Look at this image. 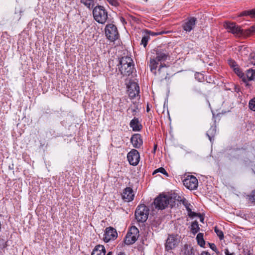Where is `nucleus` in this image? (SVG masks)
<instances>
[{"mask_svg": "<svg viewBox=\"0 0 255 255\" xmlns=\"http://www.w3.org/2000/svg\"><path fill=\"white\" fill-rule=\"evenodd\" d=\"M149 59V66L150 68L154 69L155 66H158L159 62L166 60L169 54L165 50L161 49H154Z\"/></svg>", "mask_w": 255, "mask_h": 255, "instance_id": "nucleus-1", "label": "nucleus"}, {"mask_svg": "<svg viewBox=\"0 0 255 255\" xmlns=\"http://www.w3.org/2000/svg\"><path fill=\"white\" fill-rule=\"evenodd\" d=\"M119 69L123 76L131 74L134 69L132 59L128 56L123 57L120 60Z\"/></svg>", "mask_w": 255, "mask_h": 255, "instance_id": "nucleus-2", "label": "nucleus"}, {"mask_svg": "<svg viewBox=\"0 0 255 255\" xmlns=\"http://www.w3.org/2000/svg\"><path fill=\"white\" fill-rule=\"evenodd\" d=\"M93 14L95 20L99 23H105L108 19V12L105 7L101 5L94 7Z\"/></svg>", "mask_w": 255, "mask_h": 255, "instance_id": "nucleus-3", "label": "nucleus"}, {"mask_svg": "<svg viewBox=\"0 0 255 255\" xmlns=\"http://www.w3.org/2000/svg\"><path fill=\"white\" fill-rule=\"evenodd\" d=\"M172 202L174 201L172 198L167 195H160L154 200L153 204L155 208L163 210L168 205L172 206Z\"/></svg>", "mask_w": 255, "mask_h": 255, "instance_id": "nucleus-4", "label": "nucleus"}, {"mask_svg": "<svg viewBox=\"0 0 255 255\" xmlns=\"http://www.w3.org/2000/svg\"><path fill=\"white\" fill-rule=\"evenodd\" d=\"M158 66H155L154 69H150L151 72L154 75L155 78L160 81H162L166 80L168 78V68L164 64H160L157 70L156 69Z\"/></svg>", "mask_w": 255, "mask_h": 255, "instance_id": "nucleus-5", "label": "nucleus"}, {"mask_svg": "<svg viewBox=\"0 0 255 255\" xmlns=\"http://www.w3.org/2000/svg\"><path fill=\"white\" fill-rule=\"evenodd\" d=\"M149 209L145 205L138 206L135 212V216L136 220L139 222H145L148 216Z\"/></svg>", "mask_w": 255, "mask_h": 255, "instance_id": "nucleus-6", "label": "nucleus"}, {"mask_svg": "<svg viewBox=\"0 0 255 255\" xmlns=\"http://www.w3.org/2000/svg\"><path fill=\"white\" fill-rule=\"evenodd\" d=\"M139 237V231L135 226H132L128 231L125 238V243L129 245L134 243Z\"/></svg>", "mask_w": 255, "mask_h": 255, "instance_id": "nucleus-7", "label": "nucleus"}, {"mask_svg": "<svg viewBox=\"0 0 255 255\" xmlns=\"http://www.w3.org/2000/svg\"><path fill=\"white\" fill-rule=\"evenodd\" d=\"M105 34L107 38L111 41H114L119 38L117 28L113 24H109L106 25Z\"/></svg>", "mask_w": 255, "mask_h": 255, "instance_id": "nucleus-8", "label": "nucleus"}, {"mask_svg": "<svg viewBox=\"0 0 255 255\" xmlns=\"http://www.w3.org/2000/svg\"><path fill=\"white\" fill-rule=\"evenodd\" d=\"M184 185L190 190L197 189L198 185L197 179L193 175L188 176L183 181Z\"/></svg>", "mask_w": 255, "mask_h": 255, "instance_id": "nucleus-9", "label": "nucleus"}, {"mask_svg": "<svg viewBox=\"0 0 255 255\" xmlns=\"http://www.w3.org/2000/svg\"><path fill=\"white\" fill-rule=\"evenodd\" d=\"M225 27L228 30L229 32L236 35L237 36H240L244 35V32L243 30L241 29V27L236 24L234 22H226L224 24Z\"/></svg>", "mask_w": 255, "mask_h": 255, "instance_id": "nucleus-10", "label": "nucleus"}, {"mask_svg": "<svg viewBox=\"0 0 255 255\" xmlns=\"http://www.w3.org/2000/svg\"><path fill=\"white\" fill-rule=\"evenodd\" d=\"M127 158L130 165L136 166L139 163L140 159L139 152L137 150L132 149L128 153Z\"/></svg>", "mask_w": 255, "mask_h": 255, "instance_id": "nucleus-11", "label": "nucleus"}, {"mask_svg": "<svg viewBox=\"0 0 255 255\" xmlns=\"http://www.w3.org/2000/svg\"><path fill=\"white\" fill-rule=\"evenodd\" d=\"M179 240L177 236L169 235L165 244L166 250L169 251L174 249L179 244Z\"/></svg>", "mask_w": 255, "mask_h": 255, "instance_id": "nucleus-12", "label": "nucleus"}, {"mask_svg": "<svg viewBox=\"0 0 255 255\" xmlns=\"http://www.w3.org/2000/svg\"><path fill=\"white\" fill-rule=\"evenodd\" d=\"M117 237L116 230L110 227L106 229L103 239L105 242L108 243L111 240H115Z\"/></svg>", "mask_w": 255, "mask_h": 255, "instance_id": "nucleus-13", "label": "nucleus"}, {"mask_svg": "<svg viewBox=\"0 0 255 255\" xmlns=\"http://www.w3.org/2000/svg\"><path fill=\"white\" fill-rule=\"evenodd\" d=\"M128 93L129 97L131 99L139 96V87L138 84L134 82H132L128 85Z\"/></svg>", "mask_w": 255, "mask_h": 255, "instance_id": "nucleus-14", "label": "nucleus"}, {"mask_svg": "<svg viewBox=\"0 0 255 255\" xmlns=\"http://www.w3.org/2000/svg\"><path fill=\"white\" fill-rule=\"evenodd\" d=\"M123 199L125 202H130L133 200L134 194L132 188L130 187L126 188L122 195Z\"/></svg>", "mask_w": 255, "mask_h": 255, "instance_id": "nucleus-15", "label": "nucleus"}, {"mask_svg": "<svg viewBox=\"0 0 255 255\" xmlns=\"http://www.w3.org/2000/svg\"><path fill=\"white\" fill-rule=\"evenodd\" d=\"M197 19L194 17H191L189 18L187 21L183 25V29L186 32H190L191 31L196 23Z\"/></svg>", "mask_w": 255, "mask_h": 255, "instance_id": "nucleus-16", "label": "nucleus"}, {"mask_svg": "<svg viewBox=\"0 0 255 255\" xmlns=\"http://www.w3.org/2000/svg\"><path fill=\"white\" fill-rule=\"evenodd\" d=\"M130 142L134 147L139 148L143 143L141 135L138 133L133 134L130 138Z\"/></svg>", "mask_w": 255, "mask_h": 255, "instance_id": "nucleus-17", "label": "nucleus"}, {"mask_svg": "<svg viewBox=\"0 0 255 255\" xmlns=\"http://www.w3.org/2000/svg\"><path fill=\"white\" fill-rule=\"evenodd\" d=\"M130 126L133 131H139L142 128V126L139 123L138 119L135 118L130 121Z\"/></svg>", "mask_w": 255, "mask_h": 255, "instance_id": "nucleus-18", "label": "nucleus"}, {"mask_svg": "<svg viewBox=\"0 0 255 255\" xmlns=\"http://www.w3.org/2000/svg\"><path fill=\"white\" fill-rule=\"evenodd\" d=\"M105 254L106 250L104 246L99 245L94 248L91 255H105Z\"/></svg>", "mask_w": 255, "mask_h": 255, "instance_id": "nucleus-19", "label": "nucleus"}, {"mask_svg": "<svg viewBox=\"0 0 255 255\" xmlns=\"http://www.w3.org/2000/svg\"><path fill=\"white\" fill-rule=\"evenodd\" d=\"M193 254L192 247L187 244L185 245L181 250V254L182 255H193Z\"/></svg>", "mask_w": 255, "mask_h": 255, "instance_id": "nucleus-20", "label": "nucleus"}, {"mask_svg": "<svg viewBox=\"0 0 255 255\" xmlns=\"http://www.w3.org/2000/svg\"><path fill=\"white\" fill-rule=\"evenodd\" d=\"M182 203L185 206L188 212V215L190 217H193L197 216V214L195 212H192L191 208L190 206H191V204L188 203L187 201L185 199H183L182 200Z\"/></svg>", "mask_w": 255, "mask_h": 255, "instance_id": "nucleus-21", "label": "nucleus"}, {"mask_svg": "<svg viewBox=\"0 0 255 255\" xmlns=\"http://www.w3.org/2000/svg\"><path fill=\"white\" fill-rule=\"evenodd\" d=\"M247 83L249 81L253 80L255 78V69L250 68L247 71L245 75Z\"/></svg>", "mask_w": 255, "mask_h": 255, "instance_id": "nucleus-22", "label": "nucleus"}, {"mask_svg": "<svg viewBox=\"0 0 255 255\" xmlns=\"http://www.w3.org/2000/svg\"><path fill=\"white\" fill-rule=\"evenodd\" d=\"M250 15L252 17H255V8L250 10H245L242 12L239 16Z\"/></svg>", "mask_w": 255, "mask_h": 255, "instance_id": "nucleus-23", "label": "nucleus"}, {"mask_svg": "<svg viewBox=\"0 0 255 255\" xmlns=\"http://www.w3.org/2000/svg\"><path fill=\"white\" fill-rule=\"evenodd\" d=\"M198 223L197 221H195L191 225V231L194 234H196L199 230Z\"/></svg>", "mask_w": 255, "mask_h": 255, "instance_id": "nucleus-24", "label": "nucleus"}, {"mask_svg": "<svg viewBox=\"0 0 255 255\" xmlns=\"http://www.w3.org/2000/svg\"><path fill=\"white\" fill-rule=\"evenodd\" d=\"M196 239L199 245L201 247H204L205 242L203 239V234L201 233H199L196 237Z\"/></svg>", "mask_w": 255, "mask_h": 255, "instance_id": "nucleus-25", "label": "nucleus"}, {"mask_svg": "<svg viewBox=\"0 0 255 255\" xmlns=\"http://www.w3.org/2000/svg\"><path fill=\"white\" fill-rule=\"evenodd\" d=\"M80 1L89 8H93L94 5V0H80Z\"/></svg>", "mask_w": 255, "mask_h": 255, "instance_id": "nucleus-26", "label": "nucleus"}, {"mask_svg": "<svg viewBox=\"0 0 255 255\" xmlns=\"http://www.w3.org/2000/svg\"><path fill=\"white\" fill-rule=\"evenodd\" d=\"M234 70L235 72L242 79L244 82H247V79H246L245 75L242 72L239 68L237 67L236 68H234Z\"/></svg>", "mask_w": 255, "mask_h": 255, "instance_id": "nucleus-27", "label": "nucleus"}, {"mask_svg": "<svg viewBox=\"0 0 255 255\" xmlns=\"http://www.w3.org/2000/svg\"><path fill=\"white\" fill-rule=\"evenodd\" d=\"M216 127L212 126L207 132V135L208 136L210 141L212 137H214L216 133Z\"/></svg>", "mask_w": 255, "mask_h": 255, "instance_id": "nucleus-28", "label": "nucleus"}, {"mask_svg": "<svg viewBox=\"0 0 255 255\" xmlns=\"http://www.w3.org/2000/svg\"><path fill=\"white\" fill-rule=\"evenodd\" d=\"M252 65H255V52L251 53L248 59V66Z\"/></svg>", "mask_w": 255, "mask_h": 255, "instance_id": "nucleus-29", "label": "nucleus"}, {"mask_svg": "<svg viewBox=\"0 0 255 255\" xmlns=\"http://www.w3.org/2000/svg\"><path fill=\"white\" fill-rule=\"evenodd\" d=\"M249 108L255 112V97L251 99L249 103Z\"/></svg>", "mask_w": 255, "mask_h": 255, "instance_id": "nucleus-30", "label": "nucleus"}, {"mask_svg": "<svg viewBox=\"0 0 255 255\" xmlns=\"http://www.w3.org/2000/svg\"><path fill=\"white\" fill-rule=\"evenodd\" d=\"M214 231L220 240L224 239V234L221 230H219L217 227H215Z\"/></svg>", "mask_w": 255, "mask_h": 255, "instance_id": "nucleus-31", "label": "nucleus"}, {"mask_svg": "<svg viewBox=\"0 0 255 255\" xmlns=\"http://www.w3.org/2000/svg\"><path fill=\"white\" fill-rule=\"evenodd\" d=\"M157 172H160V173L163 174L164 175H166V176H168V174L167 172H166L165 169L163 167H160V168L156 169L155 170H154L153 172V174H155V173H156Z\"/></svg>", "mask_w": 255, "mask_h": 255, "instance_id": "nucleus-32", "label": "nucleus"}, {"mask_svg": "<svg viewBox=\"0 0 255 255\" xmlns=\"http://www.w3.org/2000/svg\"><path fill=\"white\" fill-rule=\"evenodd\" d=\"M149 39V36L148 35L144 36L141 39V44L143 45L144 47H145L147 45L148 41Z\"/></svg>", "mask_w": 255, "mask_h": 255, "instance_id": "nucleus-33", "label": "nucleus"}, {"mask_svg": "<svg viewBox=\"0 0 255 255\" xmlns=\"http://www.w3.org/2000/svg\"><path fill=\"white\" fill-rule=\"evenodd\" d=\"M253 32H255V25L251 26L250 28L246 30L244 34L250 35Z\"/></svg>", "mask_w": 255, "mask_h": 255, "instance_id": "nucleus-34", "label": "nucleus"}, {"mask_svg": "<svg viewBox=\"0 0 255 255\" xmlns=\"http://www.w3.org/2000/svg\"><path fill=\"white\" fill-rule=\"evenodd\" d=\"M249 199L252 202H255V190L252 191L251 195L249 196Z\"/></svg>", "mask_w": 255, "mask_h": 255, "instance_id": "nucleus-35", "label": "nucleus"}, {"mask_svg": "<svg viewBox=\"0 0 255 255\" xmlns=\"http://www.w3.org/2000/svg\"><path fill=\"white\" fill-rule=\"evenodd\" d=\"M168 32V31H161L160 32L156 33V32H151L150 31H147V33L148 34L152 35V36L158 35L162 34H163V33H167Z\"/></svg>", "mask_w": 255, "mask_h": 255, "instance_id": "nucleus-36", "label": "nucleus"}, {"mask_svg": "<svg viewBox=\"0 0 255 255\" xmlns=\"http://www.w3.org/2000/svg\"><path fill=\"white\" fill-rule=\"evenodd\" d=\"M195 77L200 82H201L202 80L203 79V75L199 73H196L195 74Z\"/></svg>", "mask_w": 255, "mask_h": 255, "instance_id": "nucleus-37", "label": "nucleus"}, {"mask_svg": "<svg viewBox=\"0 0 255 255\" xmlns=\"http://www.w3.org/2000/svg\"><path fill=\"white\" fill-rule=\"evenodd\" d=\"M111 5L113 6H117L119 4V2L117 0H107Z\"/></svg>", "mask_w": 255, "mask_h": 255, "instance_id": "nucleus-38", "label": "nucleus"}, {"mask_svg": "<svg viewBox=\"0 0 255 255\" xmlns=\"http://www.w3.org/2000/svg\"><path fill=\"white\" fill-rule=\"evenodd\" d=\"M229 64L231 67L233 68V69H234V68H236L237 67L236 63L232 60H229Z\"/></svg>", "mask_w": 255, "mask_h": 255, "instance_id": "nucleus-39", "label": "nucleus"}, {"mask_svg": "<svg viewBox=\"0 0 255 255\" xmlns=\"http://www.w3.org/2000/svg\"><path fill=\"white\" fill-rule=\"evenodd\" d=\"M210 248L214 251L216 252L217 248L214 244H209Z\"/></svg>", "mask_w": 255, "mask_h": 255, "instance_id": "nucleus-40", "label": "nucleus"}, {"mask_svg": "<svg viewBox=\"0 0 255 255\" xmlns=\"http://www.w3.org/2000/svg\"><path fill=\"white\" fill-rule=\"evenodd\" d=\"M225 253L226 255H234L233 254L230 253V252H229V250L228 249L225 250Z\"/></svg>", "mask_w": 255, "mask_h": 255, "instance_id": "nucleus-41", "label": "nucleus"}, {"mask_svg": "<svg viewBox=\"0 0 255 255\" xmlns=\"http://www.w3.org/2000/svg\"><path fill=\"white\" fill-rule=\"evenodd\" d=\"M200 255H210V254L207 252H203Z\"/></svg>", "mask_w": 255, "mask_h": 255, "instance_id": "nucleus-42", "label": "nucleus"}, {"mask_svg": "<svg viewBox=\"0 0 255 255\" xmlns=\"http://www.w3.org/2000/svg\"><path fill=\"white\" fill-rule=\"evenodd\" d=\"M199 217H200V221L202 222H203V221H204L203 217L201 216L200 215H199Z\"/></svg>", "mask_w": 255, "mask_h": 255, "instance_id": "nucleus-43", "label": "nucleus"}, {"mask_svg": "<svg viewBox=\"0 0 255 255\" xmlns=\"http://www.w3.org/2000/svg\"><path fill=\"white\" fill-rule=\"evenodd\" d=\"M118 255H126V254L124 253L123 252H120Z\"/></svg>", "mask_w": 255, "mask_h": 255, "instance_id": "nucleus-44", "label": "nucleus"}, {"mask_svg": "<svg viewBox=\"0 0 255 255\" xmlns=\"http://www.w3.org/2000/svg\"><path fill=\"white\" fill-rule=\"evenodd\" d=\"M149 110H150V109H149V106L147 105V107H146V111H147V112H148L149 111Z\"/></svg>", "mask_w": 255, "mask_h": 255, "instance_id": "nucleus-45", "label": "nucleus"}, {"mask_svg": "<svg viewBox=\"0 0 255 255\" xmlns=\"http://www.w3.org/2000/svg\"><path fill=\"white\" fill-rule=\"evenodd\" d=\"M107 255H113V253L112 252H109Z\"/></svg>", "mask_w": 255, "mask_h": 255, "instance_id": "nucleus-46", "label": "nucleus"}, {"mask_svg": "<svg viewBox=\"0 0 255 255\" xmlns=\"http://www.w3.org/2000/svg\"><path fill=\"white\" fill-rule=\"evenodd\" d=\"M156 147H157V145H154V151H155L156 149Z\"/></svg>", "mask_w": 255, "mask_h": 255, "instance_id": "nucleus-47", "label": "nucleus"}, {"mask_svg": "<svg viewBox=\"0 0 255 255\" xmlns=\"http://www.w3.org/2000/svg\"><path fill=\"white\" fill-rule=\"evenodd\" d=\"M148 0H145V1H147Z\"/></svg>", "mask_w": 255, "mask_h": 255, "instance_id": "nucleus-48", "label": "nucleus"}]
</instances>
